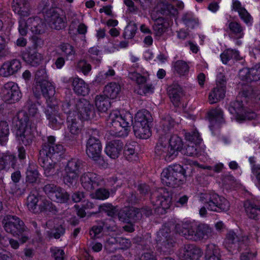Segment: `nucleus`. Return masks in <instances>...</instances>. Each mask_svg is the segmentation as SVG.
<instances>
[{"instance_id": "nucleus-26", "label": "nucleus", "mask_w": 260, "mask_h": 260, "mask_svg": "<svg viewBox=\"0 0 260 260\" xmlns=\"http://www.w3.org/2000/svg\"><path fill=\"white\" fill-rule=\"evenodd\" d=\"M168 93L174 105L179 106L184 96L183 90L181 86L178 84H173L168 88Z\"/></svg>"}, {"instance_id": "nucleus-18", "label": "nucleus", "mask_w": 260, "mask_h": 260, "mask_svg": "<svg viewBox=\"0 0 260 260\" xmlns=\"http://www.w3.org/2000/svg\"><path fill=\"white\" fill-rule=\"evenodd\" d=\"M156 199L152 201L155 211L160 214L165 213L170 207L172 201L171 194L164 188H160L156 195Z\"/></svg>"}, {"instance_id": "nucleus-40", "label": "nucleus", "mask_w": 260, "mask_h": 260, "mask_svg": "<svg viewBox=\"0 0 260 260\" xmlns=\"http://www.w3.org/2000/svg\"><path fill=\"white\" fill-rule=\"evenodd\" d=\"M244 207L246 214L250 218L253 219L260 218V207L247 201L244 203Z\"/></svg>"}, {"instance_id": "nucleus-34", "label": "nucleus", "mask_w": 260, "mask_h": 260, "mask_svg": "<svg viewBox=\"0 0 260 260\" xmlns=\"http://www.w3.org/2000/svg\"><path fill=\"white\" fill-rule=\"evenodd\" d=\"M209 120L210 123V127L212 131V127H218L224 120L222 111L220 109L212 110L209 113Z\"/></svg>"}, {"instance_id": "nucleus-4", "label": "nucleus", "mask_w": 260, "mask_h": 260, "mask_svg": "<svg viewBox=\"0 0 260 260\" xmlns=\"http://www.w3.org/2000/svg\"><path fill=\"white\" fill-rule=\"evenodd\" d=\"M176 228L179 234L186 239L193 241L207 239L211 236V229L207 224L197 225L186 222L183 223L181 225L177 224Z\"/></svg>"}, {"instance_id": "nucleus-17", "label": "nucleus", "mask_w": 260, "mask_h": 260, "mask_svg": "<svg viewBox=\"0 0 260 260\" xmlns=\"http://www.w3.org/2000/svg\"><path fill=\"white\" fill-rule=\"evenodd\" d=\"M5 231L14 236H19L25 231L22 221L15 216L6 215L3 221Z\"/></svg>"}, {"instance_id": "nucleus-24", "label": "nucleus", "mask_w": 260, "mask_h": 260, "mask_svg": "<svg viewBox=\"0 0 260 260\" xmlns=\"http://www.w3.org/2000/svg\"><path fill=\"white\" fill-rule=\"evenodd\" d=\"M68 128L71 134V137L78 136L81 132L82 124L80 122L81 119H78L74 115V113H67Z\"/></svg>"}, {"instance_id": "nucleus-6", "label": "nucleus", "mask_w": 260, "mask_h": 260, "mask_svg": "<svg viewBox=\"0 0 260 260\" xmlns=\"http://www.w3.org/2000/svg\"><path fill=\"white\" fill-rule=\"evenodd\" d=\"M62 109L66 113H74V115L78 119L88 120L94 116L93 105L84 99L78 100L72 105L68 103H64Z\"/></svg>"}, {"instance_id": "nucleus-5", "label": "nucleus", "mask_w": 260, "mask_h": 260, "mask_svg": "<svg viewBox=\"0 0 260 260\" xmlns=\"http://www.w3.org/2000/svg\"><path fill=\"white\" fill-rule=\"evenodd\" d=\"M36 83L32 88L34 94L39 97L41 94L47 99L54 98L55 87L48 80L45 69L38 71L36 74Z\"/></svg>"}, {"instance_id": "nucleus-33", "label": "nucleus", "mask_w": 260, "mask_h": 260, "mask_svg": "<svg viewBox=\"0 0 260 260\" xmlns=\"http://www.w3.org/2000/svg\"><path fill=\"white\" fill-rule=\"evenodd\" d=\"M205 255L206 260H221L220 249L212 243L206 245Z\"/></svg>"}, {"instance_id": "nucleus-63", "label": "nucleus", "mask_w": 260, "mask_h": 260, "mask_svg": "<svg viewBox=\"0 0 260 260\" xmlns=\"http://www.w3.org/2000/svg\"><path fill=\"white\" fill-rule=\"evenodd\" d=\"M250 69L251 78L253 81H256L260 79V64H256Z\"/></svg>"}, {"instance_id": "nucleus-11", "label": "nucleus", "mask_w": 260, "mask_h": 260, "mask_svg": "<svg viewBox=\"0 0 260 260\" xmlns=\"http://www.w3.org/2000/svg\"><path fill=\"white\" fill-rule=\"evenodd\" d=\"M47 109L45 112L49 125L54 129H59L64 121V118L58 112V103L55 98L47 99Z\"/></svg>"}, {"instance_id": "nucleus-54", "label": "nucleus", "mask_w": 260, "mask_h": 260, "mask_svg": "<svg viewBox=\"0 0 260 260\" xmlns=\"http://www.w3.org/2000/svg\"><path fill=\"white\" fill-rule=\"evenodd\" d=\"M88 56L95 63L99 64L102 60L100 51L97 47H91L88 50Z\"/></svg>"}, {"instance_id": "nucleus-7", "label": "nucleus", "mask_w": 260, "mask_h": 260, "mask_svg": "<svg viewBox=\"0 0 260 260\" xmlns=\"http://www.w3.org/2000/svg\"><path fill=\"white\" fill-rule=\"evenodd\" d=\"M100 211L107 213L108 215L115 217L118 216L122 222H135L141 217L140 210L134 207L125 208L118 212L117 209L110 204H103L100 206Z\"/></svg>"}, {"instance_id": "nucleus-19", "label": "nucleus", "mask_w": 260, "mask_h": 260, "mask_svg": "<svg viewBox=\"0 0 260 260\" xmlns=\"http://www.w3.org/2000/svg\"><path fill=\"white\" fill-rule=\"evenodd\" d=\"M40 107L41 106L39 103L32 105L28 109L29 116L26 115L24 112H19L18 116L19 120L22 118V121L26 123V126L28 124H34V123H36L37 126L41 119V115L38 112Z\"/></svg>"}, {"instance_id": "nucleus-1", "label": "nucleus", "mask_w": 260, "mask_h": 260, "mask_svg": "<svg viewBox=\"0 0 260 260\" xmlns=\"http://www.w3.org/2000/svg\"><path fill=\"white\" fill-rule=\"evenodd\" d=\"M55 142L54 137H48L47 143L44 145L40 152V160L46 176H50L54 172L56 161L63 151L62 145L55 144Z\"/></svg>"}, {"instance_id": "nucleus-37", "label": "nucleus", "mask_w": 260, "mask_h": 260, "mask_svg": "<svg viewBox=\"0 0 260 260\" xmlns=\"http://www.w3.org/2000/svg\"><path fill=\"white\" fill-rule=\"evenodd\" d=\"M151 121V116L150 113L146 110H142L136 114L134 124H136V127L141 125H149Z\"/></svg>"}, {"instance_id": "nucleus-3", "label": "nucleus", "mask_w": 260, "mask_h": 260, "mask_svg": "<svg viewBox=\"0 0 260 260\" xmlns=\"http://www.w3.org/2000/svg\"><path fill=\"white\" fill-rule=\"evenodd\" d=\"M132 118L129 113L115 110L110 113L107 120V124L113 127L112 131L116 136L125 137L129 132Z\"/></svg>"}, {"instance_id": "nucleus-46", "label": "nucleus", "mask_w": 260, "mask_h": 260, "mask_svg": "<svg viewBox=\"0 0 260 260\" xmlns=\"http://www.w3.org/2000/svg\"><path fill=\"white\" fill-rule=\"evenodd\" d=\"M160 9V13L166 15L175 16L177 14V10L172 5L167 3H160L157 6V11Z\"/></svg>"}, {"instance_id": "nucleus-9", "label": "nucleus", "mask_w": 260, "mask_h": 260, "mask_svg": "<svg viewBox=\"0 0 260 260\" xmlns=\"http://www.w3.org/2000/svg\"><path fill=\"white\" fill-rule=\"evenodd\" d=\"M185 173V169L181 165L175 164L163 170L161 180L164 184L175 187L182 184Z\"/></svg>"}, {"instance_id": "nucleus-57", "label": "nucleus", "mask_w": 260, "mask_h": 260, "mask_svg": "<svg viewBox=\"0 0 260 260\" xmlns=\"http://www.w3.org/2000/svg\"><path fill=\"white\" fill-rule=\"evenodd\" d=\"M137 30V26L134 23H129L125 27L123 34L124 37L125 39H131L135 35Z\"/></svg>"}, {"instance_id": "nucleus-22", "label": "nucleus", "mask_w": 260, "mask_h": 260, "mask_svg": "<svg viewBox=\"0 0 260 260\" xmlns=\"http://www.w3.org/2000/svg\"><path fill=\"white\" fill-rule=\"evenodd\" d=\"M12 8L14 12L19 16L20 19L29 16L31 12L30 4L27 0H13Z\"/></svg>"}, {"instance_id": "nucleus-25", "label": "nucleus", "mask_w": 260, "mask_h": 260, "mask_svg": "<svg viewBox=\"0 0 260 260\" xmlns=\"http://www.w3.org/2000/svg\"><path fill=\"white\" fill-rule=\"evenodd\" d=\"M48 17L51 27L56 29H61L65 27L66 18L63 15H60L55 10H50Z\"/></svg>"}, {"instance_id": "nucleus-56", "label": "nucleus", "mask_w": 260, "mask_h": 260, "mask_svg": "<svg viewBox=\"0 0 260 260\" xmlns=\"http://www.w3.org/2000/svg\"><path fill=\"white\" fill-rule=\"evenodd\" d=\"M110 193L108 190L101 188L97 189L94 192L91 193L90 196L93 199L104 200L108 199Z\"/></svg>"}, {"instance_id": "nucleus-48", "label": "nucleus", "mask_w": 260, "mask_h": 260, "mask_svg": "<svg viewBox=\"0 0 260 260\" xmlns=\"http://www.w3.org/2000/svg\"><path fill=\"white\" fill-rule=\"evenodd\" d=\"M69 196L63 189L58 187L54 194L51 197L52 199L58 203H64L69 199Z\"/></svg>"}, {"instance_id": "nucleus-20", "label": "nucleus", "mask_w": 260, "mask_h": 260, "mask_svg": "<svg viewBox=\"0 0 260 260\" xmlns=\"http://www.w3.org/2000/svg\"><path fill=\"white\" fill-rule=\"evenodd\" d=\"M201 248L194 245H185L179 250V257L184 260H198L202 255Z\"/></svg>"}, {"instance_id": "nucleus-27", "label": "nucleus", "mask_w": 260, "mask_h": 260, "mask_svg": "<svg viewBox=\"0 0 260 260\" xmlns=\"http://www.w3.org/2000/svg\"><path fill=\"white\" fill-rule=\"evenodd\" d=\"M123 147L122 142L119 140H114L107 144L105 152L111 158L115 159L119 156Z\"/></svg>"}, {"instance_id": "nucleus-61", "label": "nucleus", "mask_w": 260, "mask_h": 260, "mask_svg": "<svg viewBox=\"0 0 260 260\" xmlns=\"http://www.w3.org/2000/svg\"><path fill=\"white\" fill-rule=\"evenodd\" d=\"M239 77L241 80L247 82H250L253 81L250 69L248 68H244L241 70L239 72Z\"/></svg>"}, {"instance_id": "nucleus-28", "label": "nucleus", "mask_w": 260, "mask_h": 260, "mask_svg": "<svg viewBox=\"0 0 260 260\" xmlns=\"http://www.w3.org/2000/svg\"><path fill=\"white\" fill-rule=\"evenodd\" d=\"M24 60L32 66L39 65L43 59L42 55L34 49L27 50L23 54Z\"/></svg>"}, {"instance_id": "nucleus-62", "label": "nucleus", "mask_w": 260, "mask_h": 260, "mask_svg": "<svg viewBox=\"0 0 260 260\" xmlns=\"http://www.w3.org/2000/svg\"><path fill=\"white\" fill-rule=\"evenodd\" d=\"M77 67L84 75H87L91 70V65L84 60L78 62Z\"/></svg>"}, {"instance_id": "nucleus-43", "label": "nucleus", "mask_w": 260, "mask_h": 260, "mask_svg": "<svg viewBox=\"0 0 260 260\" xmlns=\"http://www.w3.org/2000/svg\"><path fill=\"white\" fill-rule=\"evenodd\" d=\"M244 110L242 103L239 100L232 102L229 108L230 113L233 115L237 119H239L240 116L244 112Z\"/></svg>"}, {"instance_id": "nucleus-64", "label": "nucleus", "mask_w": 260, "mask_h": 260, "mask_svg": "<svg viewBox=\"0 0 260 260\" xmlns=\"http://www.w3.org/2000/svg\"><path fill=\"white\" fill-rule=\"evenodd\" d=\"M252 173L256 177L255 183L260 189V165H253L252 168Z\"/></svg>"}, {"instance_id": "nucleus-60", "label": "nucleus", "mask_w": 260, "mask_h": 260, "mask_svg": "<svg viewBox=\"0 0 260 260\" xmlns=\"http://www.w3.org/2000/svg\"><path fill=\"white\" fill-rule=\"evenodd\" d=\"M51 255L55 260H63L64 256L63 250L58 247H52L51 248Z\"/></svg>"}, {"instance_id": "nucleus-29", "label": "nucleus", "mask_w": 260, "mask_h": 260, "mask_svg": "<svg viewBox=\"0 0 260 260\" xmlns=\"http://www.w3.org/2000/svg\"><path fill=\"white\" fill-rule=\"evenodd\" d=\"M232 10L238 13L241 19L247 25H251L252 24V17L239 1H232Z\"/></svg>"}, {"instance_id": "nucleus-15", "label": "nucleus", "mask_w": 260, "mask_h": 260, "mask_svg": "<svg viewBox=\"0 0 260 260\" xmlns=\"http://www.w3.org/2000/svg\"><path fill=\"white\" fill-rule=\"evenodd\" d=\"M81 161L76 158L70 160L63 173L64 183L69 186L75 185L78 180Z\"/></svg>"}, {"instance_id": "nucleus-2", "label": "nucleus", "mask_w": 260, "mask_h": 260, "mask_svg": "<svg viewBox=\"0 0 260 260\" xmlns=\"http://www.w3.org/2000/svg\"><path fill=\"white\" fill-rule=\"evenodd\" d=\"M182 147L181 139L176 135H173L168 140L161 138L156 146L155 152L156 156L170 162L176 157Z\"/></svg>"}, {"instance_id": "nucleus-50", "label": "nucleus", "mask_w": 260, "mask_h": 260, "mask_svg": "<svg viewBox=\"0 0 260 260\" xmlns=\"http://www.w3.org/2000/svg\"><path fill=\"white\" fill-rule=\"evenodd\" d=\"M176 72L180 76L185 75L189 71L188 64L184 61L178 60L174 64Z\"/></svg>"}, {"instance_id": "nucleus-42", "label": "nucleus", "mask_w": 260, "mask_h": 260, "mask_svg": "<svg viewBox=\"0 0 260 260\" xmlns=\"http://www.w3.org/2000/svg\"><path fill=\"white\" fill-rule=\"evenodd\" d=\"M16 160V157L13 155L3 154L0 156V170L10 167L14 168Z\"/></svg>"}, {"instance_id": "nucleus-16", "label": "nucleus", "mask_w": 260, "mask_h": 260, "mask_svg": "<svg viewBox=\"0 0 260 260\" xmlns=\"http://www.w3.org/2000/svg\"><path fill=\"white\" fill-rule=\"evenodd\" d=\"M1 96L5 102L12 104L18 102L21 97V94L17 84L13 82H9L4 85Z\"/></svg>"}, {"instance_id": "nucleus-14", "label": "nucleus", "mask_w": 260, "mask_h": 260, "mask_svg": "<svg viewBox=\"0 0 260 260\" xmlns=\"http://www.w3.org/2000/svg\"><path fill=\"white\" fill-rule=\"evenodd\" d=\"M88 134L90 136L86 142V152L89 157L97 160L101 157L102 149L100 141L95 137L98 136L99 132L96 129H91Z\"/></svg>"}, {"instance_id": "nucleus-55", "label": "nucleus", "mask_w": 260, "mask_h": 260, "mask_svg": "<svg viewBox=\"0 0 260 260\" xmlns=\"http://www.w3.org/2000/svg\"><path fill=\"white\" fill-rule=\"evenodd\" d=\"M237 241V236L236 234L232 231L228 232L225 239V244L228 248H235L237 247L236 242Z\"/></svg>"}, {"instance_id": "nucleus-10", "label": "nucleus", "mask_w": 260, "mask_h": 260, "mask_svg": "<svg viewBox=\"0 0 260 260\" xmlns=\"http://www.w3.org/2000/svg\"><path fill=\"white\" fill-rule=\"evenodd\" d=\"M46 24L44 21L38 16L29 17L25 20L19 19L18 30L21 36L26 35L28 29L33 34L40 35L44 32Z\"/></svg>"}, {"instance_id": "nucleus-13", "label": "nucleus", "mask_w": 260, "mask_h": 260, "mask_svg": "<svg viewBox=\"0 0 260 260\" xmlns=\"http://www.w3.org/2000/svg\"><path fill=\"white\" fill-rule=\"evenodd\" d=\"M17 125H18L16 131L17 141L19 144H23L25 146H29L34 141V133L36 129V123L26 126V123L23 122L21 118Z\"/></svg>"}, {"instance_id": "nucleus-39", "label": "nucleus", "mask_w": 260, "mask_h": 260, "mask_svg": "<svg viewBox=\"0 0 260 260\" xmlns=\"http://www.w3.org/2000/svg\"><path fill=\"white\" fill-rule=\"evenodd\" d=\"M230 36L236 40L242 38L244 36L243 27L237 22H231L229 24Z\"/></svg>"}, {"instance_id": "nucleus-32", "label": "nucleus", "mask_w": 260, "mask_h": 260, "mask_svg": "<svg viewBox=\"0 0 260 260\" xmlns=\"http://www.w3.org/2000/svg\"><path fill=\"white\" fill-rule=\"evenodd\" d=\"M169 232L170 230L165 228L161 229L157 235V242L166 249H169L173 246L172 240L170 239L169 235Z\"/></svg>"}, {"instance_id": "nucleus-59", "label": "nucleus", "mask_w": 260, "mask_h": 260, "mask_svg": "<svg viewBox=\"0 0 260 260\" xmlns=\"http://www.w3.org/2000/svg\"><path fill=\"white\" fill-rule=\"evenodd\" d=\"M175 124V123L173 119L169 116H168L161 121V129L164 132H166L174 127Z\"/></svg>"}, {"instance_id": "nucleus-30", "label": "nucleus", "mask_w": 260, "mask_h": 260, "mask_svg": "<svg viewBox=\"0 0 260 260\" xmlns=\"http://www.w3.org/2000/svg\"><path fill=\"white\" fill-rule=\"evenodd\" d=\"M154 13V10L151 14L152 19L155 21L153 29L156 35L160 36L167 31L169 26V23L164 18L155 16Z\"/></svg>"}, {"instance_id": "nucleus-31", "label": "nucleus", "mask_w": 260, "mask_h": 260, "mask_svg": "<svg viewBox=\"0 0 260 260\" xmlns=\"http://www.w3.org/2000/svg\"><path fill=\"white\" fill-rule=\"evenodd\" d=\"M70 80L72 82L73 89L77 94L85 96L88 93V86L82 79L75 77L70 79Z\"/></svg>"}, {"instance_id": "nucleus-35", "label": "nucleus", "mask_w": 260, "mask_h": 260, "mask_svg": "<svg viewBox=\"0 0 260 260\" xmlns=\"http://www.w3.org/2000/svg\"><path fill=\"white\" fill-rule=\"evenodd\" d=\"M121 87L115 82H111L105 86L103 90L104 95L111 99H116L120 92Z\"/></svg>"}, {"instance_id": "nucleus-58", "label": "nucleus", "mask_w": 260, "mask_h": 260, "mask_svg": "<svg viewBox=\"0 0 260 260\" xmlns=\"http://www.w3.org/2000/svg\"><path fill=\"white\" fill-rule=\"evenodd\" d=\"M6 62L11 70L12 75L17 73L21 68V62L18 59H12L7 61Z\"/></svg>"}, {"instance_id": "nucleus-38", "label": "nucleus", "mask_w": 260, "mask_h": 260, "mask_svg": "<svg viewBox=\"0 0 260 260\" xmlns=\"http://www.w3.org/2000/svg\"><path fill=\"white\" fill-rule=\"evenodd\" d=\"M95 105L100 112H106L111 107V103L109 98L104 94L96 96Z\"/></svg>"}, {"instance_id": "nucleus-49", "label": "nucleus", "mask_w": 260, "mask_h": 260, "mask_svg": "<svg viewBox=\"0 0 260 260\" xmlns=\"http://www.w3.org/2000/svg\"><path fill=\"white\" fill-rule=\"evenodd\" d=\"M225 56H229L230 59H234L236 60H240L242 58L238 51L228 49L220 55L221 61L224 64L227 63L226 59H224Z\"/></svg>"}, {"instance_id": "nucleus-36", "label": "nucleus", "mask_w": 260, "mask_h": 260, "mask_svg": "<svg viewBox=\"0 0 260 260\" xmlns=\"http://www.w3.org/2000/svg\"><path fill=\"white\" fill-rule=\"evenodd\" d=\"M225 96V87L222 85L217 86L214 88L209 95V102L211 104L216 103L222 99Z\"/></svg>"}, {"instance_id": "nucleus-44", "label": "nucleus", "mask_w": 260, "mask_h": 260, "mask_svg": "<svg viewBox=\"0 0 260 260\" xmlns=\"http://www.w3.org/2000/svg\"><path fill=\"white\" fill-rule=\"evenodd\" d=\"M61 54L65 56L67 59H72L75 55V50L72 45L68 43H62L59 46Z\"/></svg>"}, {"instance_id": "nucleus-53", "label": "nucleus", "mask_w": 260, "mask_h": 260, "mask_svg": "<svg viewBox=\"0 0 260 260\" xmlns=\"http://www.w3.org/2000/svg\"><path fill=\"white\" fill-rule=\"evenodd\" d=\"M186 139L190 144H195L196 146L200 144L202 142V139L197 131L187 133L185 135Z\"/></svg>"}, {"instance_id": "nucleus-52", "label": "nucleus", "mask_w": 260, "mask_h": 260, "mask_svg": "<svg viewBox=\"0 0 260 260\" xmlns=\"http://www.w3.org/2000/svg\"><path fill=\"white\" fill-rule=\"evenodd\" d=\"M124 155L126 159L129 161H136L137 160V155L135 153V148L134 145L128 144L126 146L124 150Z\"/></svg>"}, {"instance_id": "nucleus-8", "label": "nucleus", "mask_w": 260, "mask_h": 260, "mask_svg": "<svg viewBox=\"0 0 260 260\" xmlns=\"http://www.w3.org/2000/svg\"><path fill=\"white\" fill-rule=\"evenodd\" d=\"M199 198L200 200L205 204L206 207L210 211L220 212L227 211L230 209L229 202L215 192L201 193Z\"/></svg>"}, {"instance_id": "nucleus-47", "label": "nucleus", "mask_w": 260, "mask_h": 260, "mask_svg": "<svg viewBox=\"0 0 260 260\" xmlns=\"http://www.w3.org/2000/svg\"><path fill=\"white\" fill-rule=\"evenodd\" d=\"M9 127L7 122L3 121L0 122V144L2 145L6 144L8 140Z\"/></svg>"}, {"instance_id": "nucleus-41", "label": "nucleus", "mask_w": 260, "mask_h": 260, "mask_svg": "<svg viewBox=\"0 0 260 260\" xmlns=\"http://www.w3.org/2000/svg\"><path fill=\"white\" fill-rule=\"evenodd\" d=\"M134 132L135 136L141 139H147L151 136V132L149 125H141L136 127V124H134Z\"/></svg>"}, {"instance_id": "nucleus-45", "label": "nucleus", "mask_w": 260, "mask_h": 260, "mask_svg": "<svg viewBox=\"0 0 260 260\" xmlns=\"http://www.w3.org/2000/svg\"><path fill=\"white\" fill-rule=\"evenodd\" d=\"M39 179V175L35 165H29L26 172V181L29 183H37Z\"/></svg>"}, {"instance_id": "nucleus-21", "label": "nucleus", "mask_w": 260, "mask_h": 260, "mask_svg": "<svg viewBox=\"0 0 260 260\" xmlns=\"http://www.w3.org/2000/svg\"><path fill=\"white\" fill-rule=\"evenodd\" d=\"M80 180L83 187L87 191L94 189L100 185L102 181L97 174L92 172L82 174Z\"/></svg>"}, {"instance_id": "nucleus-23", "label": "nucleus", "mask_w": 260, "mask_h": 260, "mask_svg": "<svg viewBox=\"0 0 260 260\" xmlns=\"http://www.w3.org/2000/svg\"><path fill=\"white\" fill-rule=\"evenodd\" d=\"M129 78L139 85V89L138 92L140 94H146L147 93L152 92L153 90V87L151 84H145L146 77L145 75H141L137 72L131 73L129 74Z\"/></svg>"}, {"instance_id": "nucleus-51", "label": "nucleus", "mask_w": 260, "mask_h": 260, "mask_svg": "<svg viewBox=\"0 0 260 260\" xmlns=\"http://www.w3.org/2000/svg\"><path fill=\"white\" fill-rule=\"evenodd\" d=\"M108 242L111 244L118 243L120 246V248L123 249L128 248L131 245L129 240L121 237L117 239L112 237Z\"/></svg>"}, {"instance_id": "nucleus-12", "label": "nucleus", "mask_w": 260, "mask_h": 260, "mask_svg": "<svg viewBox=\"0 0 260 260\" xmlns=\"http://www.w3.org/2000/svg\"><path fill=\"white\" fill-rule=\"evenodd\" d=\"M27 206L28 210L34 213L56 210L51 202L45 200L38 193H31L29 195L27 200Z\"/></svg>"}]
</instances>
